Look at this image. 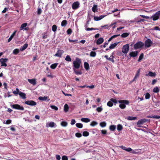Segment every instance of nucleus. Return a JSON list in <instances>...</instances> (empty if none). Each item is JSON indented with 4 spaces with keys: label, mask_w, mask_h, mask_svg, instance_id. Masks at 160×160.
<instances>
[{
    "label": "nucleus",
    "mask_w": 160,
    "mask_h": 160,
    "mask_svg": "<svg viewBox=\"0 0 160 160\" xmlns=\"http://www.w3.org/2000/svg\"><path fill=\"white\" fill-rule=\"evenodd\" d=\"M96 53L94 51H91L90 53V56L91 57H94L96 56Z\"/></svg>",
    "instance_id": "nucleus-34"
},
{
    "label": "nucleus",
    "mask_w": 160,
    "mask_h": 160,
    "mask_svg": "<svg viewBox=\"0 0 160 160\" xmlns=\"http://www.w3.org/2000/svg\"><path fill=\"white\" fill-rule=\"evenodd\" d=\"M140 72V69H139L137 72V73L135 76V78H137L139 76V73Z\"/></svg>",
    "instance_id": "nucleus-50"
},
{
    "label": "nucleus",
    "mask_w": 160,
    "mask_h": 160,
    "mask_svg": "<svg viewBox=\"0 0 160 160\" xmlns=\"http://www.w3.org/2000/svg\"><path fill=\"white\" fill-rule=\"evenodd\" d=\"M104 41V39L102 38H99L97 41L96 43L97 45H99L102 43Z\"/></svg>",
    "instance_id": "nucleus-16"
},
{
    "label": "nucleus",
    "mask_w": 160,
    "mask_h": 160,
    "mask_svg": "<svg viewBox=\"0 0 160 160\" xmlns=\"http://www.w3.org/2000/svg\"><path fill=\"white\" fill-rule=\"evenodd\" d=\"M153 30H159L160 31V28L158 26H155L154 27Z\"/></svg>",
    "instance_id": "nucleus-59"
},
{
    "label": "nucleus",
    "mask_w": 160,
    "mask_h": 160,
    "mask_svg": "<svg viewBox=\"0 0 160 160\" xmlns=\"http://www.w3.org/2000/svg\"><path fill=\"white\" fill-rule=\"evenodd\" d=\"M50 107L52 109H54L56 111H57L58 110V108L55 105H51Z\"/></svg>",
    "instance_id": "nucleus-48"
},
{
    "label": "nucleus",
    "mask_w": 160,
    "mask_h": 160,
    "mask_svg": "<svg viewBox=\"0 0 160 160\" xmlns=\"http://www.w3.org/2000/svg\"><path fill=\"white\" fill-rule=\"evenodd\" d=\"M38 99L40 100L44 101H49L50 99L48 98V97L46 96L44 97H38Z\"/></svg>",
    "instance_id": "nucleus-13"
},
{
    "label": "nucleus",
    "mask_w": 160,
    "mask_h": 160,
    "mask_svg": "<svg viewBox=\"0 0 160 160\" xmlns=\"http://www.w3.org/2000/svg\"><path fill=\"white\" fill-rule=\"evenodd\" d=\"M19 50L18 49H15L13 51V53L14 54H17L19 52Z\"/></svg>",
    "instance_id": "nucleus-45"
},
{
    "label": "nucleus",
    "mask_w": 160,
    "mask_h": 160,
    "mask_svg": "<svg viewBox=\"0 0 160 160\" xmlns=\"http://www.w3.org/2000/svg\"><path fill=\"white\" fill-rule=\"evenodd\" d=\"M85 30L87 31H90V30H98V29L97 28H85Z\"/></svg>",
    "instance_id": "nucleus-47"
},
{
    "label": "nucleus",
    "mask_w": 160,
    "mask_h": 160,
    "mask_svg": "<svg viewBox=\"0 0 160 160\" xmlns=\"http://www.w3.org/2000/svg\"><path fill=\"white\" fill-rule=\"evenodd\" d=\"M60 124L62 127H66L68 125V122L66 121H62Z\"/></svg>",
    "instance_id": "nucleus-33"
},
{
    "label": "nucleus",
    "mask_w": 160,
    "mask_h": 160,
    "mask_svg": "<svg viewBox=\"0 0 160 160\" xmlns=\"http://www.w3.org/2000/svg\"><path fill=\"white\" fill-rule=\"evenodd\" d=\"M89 135V133L87 131H84L82 133V135L84 137L88 136Z\"/></svg>",
    "instance_id": "nucleus-44"
},
{
    "label": "nucleus",
    "mask_w": 160,
    "mask_h": 160,
    "mask_svg": "<svg viewBox=\"0 0 160 160\" xmlns=\"http://www.w3.org/2000/svg\"><path fill=\"white\" fill-rule=\"evenodd\" d=\"M81 121L85 122H88L90 121V119L88 118H81Z\"/></svg>",
    "instance_id": "nucleus-26"
},
{
    "label": "nucleus",
    "mask_w": 160,
    "mask_h": 160,
    "mask_svg": "<svg viewBox=\"0 0 160 160\" xmlns=\"http://www.w3.org/2000/svg\"><path fill=\"white\" fill-rule=\"evenodd\" d=\"M84 68L86 70H87L89 69V64L87 62H84Z\"/></svg>",
    "instance_id": "nucleus-23"
},
{
    "label": "nucleus",
    "mask_w": 160,
    "mask_h": 160,
    "mask_svg": "<svg viewBox=\"0 0 160 160\" xmlns=\"http://www.w3.org/2000/svg\"><path fill=\"white\" fill-rule=\"evenodd\" d=\"M28 45L27 43L25 44L23 46L21 47L20 48V50L22 51L25 50L28 47Z\"/></svg>",
    "instance_id": "nucleus-22"
},
{
    "label": "nucleus",
    "mask_w": 160,
    "mask_h": 160,
    "mask_svg": "<svg viewBox=\"0 0 160 160\" xmlns=\"http://www.w3.org/2000/svg\"><path fill=\"white\" fill-rule=\"evenodd\" d=\"M129 34V33L125 32L122 33L121 36L122 38H125L127 37Z\"/></svg>",
    "instance_id": "nucleus-32"
},
{
    "label": "nucleus",
    "mask_w": 160,
    "mask_h": 160,
    "mask_svg": "<svg viewBox=\"0 0 160 160\" xmlns=\"http://www.w3.org/2000/svg\"><path fill=\"white\" fill-rule=\"evenodd\" d=\"M10 106L12 108L16 109L22 111L24 110V108L22 106H21L18 104H12L10 105Z\"/></svg>",
    "instance_id": "nucleus-6"
},
{
    "label": "nucleus",
    "mask_w": 160,
    "mask_h": 160,
    "mask_svg": "<svg viewBox=\"0 0 160 160\" xmlns=\"http://www.w3.org/2000/svg\"><path fill=\"white\" fill-rule=\"evenodd\" d=\"M74 72L76 75H81L82 74V72H81L80 71H77L75 69H74V68H73Z\"/></svg>",
    "instance_id": "nucleus-40"
},
{
    "label": "nucleus",
    "mask_w": 160,
    "mask_h": 160,
    "mask_svg": "<svg viewBox=\"0 0 160 160\" xmlns=\"http://www.w3.org/2000/svg\"><path fill=\"white\" fill-rule=\"evenodd\" d=\"M62 160H68V158L66 156H63L62 158Z\"/></svg>",
    "instance_id": "nucleus-57"
},
{
    "label": "nucleus",
    "mask_w": 160,
    "mask_h": 160,
    "mask_svg": "<svg viewBox=\"0 0 160 160\" xmlns=\"http://www.w3.org/2000/svg\"><path fill=\"white\" fill-rule=\"evenodd\" d=\"M92 11L94 12H97L98 11L97 5H94L93 7L92 8Z\"/></svg>",
    "instance_id": "nucleus-24"
},
{
    "label": "nucleus",
    "mask_w": 160,
    "mask_h": 160,
    "mask_svg": "<svg viewBox=\"0 0 160 160\" xmlns=\"http://www.w3.org/2000/svg\"><path fill=\"white\" fill-rule=\"evenodd\" d=\"M57 29V26L56 25H53L52 27V30L53 32H55Z\"/></svg>",
    "instance_id": "nucleus-41"
},
{
    "label": "nucleus",
    "mask_w": 160,
    "mask_h": 160,
    "mask_svg": "<svg viewBox=\"0 0 160 160\" xmlns=\"http://www.w3.org/2000/svg\"><path fill=\"white\" fill-rule=\"evenodd\" d=\"M144 43V46L145 48H147L150 47L153 44V42L149 38H148L145 40Z\"/></svg>",
    "instance_id": "nucleus-4"
},
{
    "label": "nucleus",
    "mask_w": 160,
    "mask_h": 160,
    "mask_svg": "<svg viewBox=\"0 0 160 160\" xmlns=\"http://www.w3.org/2000/svg\"><path fill=\"white\" fill-rule=\"evenodd\" d=\"M94 19L95 21H99L100 20V19L99 18V17H98V16H95L94 18Z\"/></svg>",
    "instance_id": "nucleus-58"
},
{
    "label": "nucleus",
    "mask_w": 160,
    "mask_h": 160,
    "mask_svg": "<svg viewBox=\"0 0 160 160\" xmlns=\"http://www.w3.org/2000/svg\"><path fill=\"white\" fill-rule=\"evenodd\" d=\"M116 128V126L115 125H112L110 126L109 129L110 130L112 131H115Z\"/></svg>",
    "instance_id": "nucleus-25"
},
{
    "label": "nucleus",
    "mask_w": 160,
    "mask_h": 160,
    "mask_svg": "<svg viewBox=\"0 0 160 160\" xmlns=\"http://www.w3.org/2000/svg\"><path fill=\"white\" fill-rule=\"evenodd\" d=\"M160 16V11L157 12L154 15L152 16L151 18L153 21H156L158 19Z\"/></svg>",
    "instance_id": "nucleus-8"
},
{
    "label": "nucleus",
    "mask_w": 160,
    "mask_h": 160,
    "mask_svg": "<svg viewBox=\"0 0 160 160\" xmlns=\"http://www.w3.org/2000/svg\"><path fill=\"white\" fill-rule=\"evenodd\" d=\"M107 105L110 107H112L113 105V103H112L111 100L108 102L107 103Z\"/></svg>",
    "instance_id": "nucleus-46"
},
{
    "label": "nucleus",
    "mask_w": 160,
    "mask_h": 160,
    "mask_svg": "<svg viewBox=\"0 0 160 160\" xmlns=\"http://www.w3.org/2000/svg\"><path fill=\"white\" fill-rule=\"evenodd\" d=\"M58 63H55L54 64H52L50 66V68L52 69H55L57 67Z\"/></svg>",
    "instance_id": "nucleus-35"
},
{
    "label": "nucleus",
    "mask_w": 160,
    "mask_h": 160,
    "mask_svg": "<svg viewBox=\"0 0 160 160\" xmlns=\"http://www.w3.org/2000/svg\"><path fill=\"white\" fill-rule=\"evenodd\" d=\"M12 121L11 120H8L6 121H5L4 122V123L6 124H8L11 123Z\"/></svg>",
    "instance_id": "nucleus-51"
},
{
    "label": "nucleus",
    "mask_w": 160,
    "mask_h": 160,
    "mask_svg": "<svg viewBox=\"0 0 160 160\" xmlns=\"http://www.w3.org/2000/svg\"><path fill=\"white\" fill-rule=\"evenodd\" d=\"M8 60V59L7 58H2L0 59L1 66L6 67L7 66V64L6 63L7 62Z\"/></svg>",
    "instance_id": "nucleus-9"
},
{
    "label": "nucleus",
    "mask_w": 160,
    "mask_h": 160,
    "mask_svg": "<svg viewBox=\"0 0 160 160\" xmlns=\"http://www.w3.org/2000/svg\"><path fill=\"white\" fill-rule=\"evenodd\" d=\"M119 42H116L112 44L109 46V49H112L115 48L118 45Z\"/></svg>",
    "instance_id": "nucleus-20"
},
{
    "label": "nucleus",
    "mask_w": 160,
    "mask_h": 160,
    "mask_svg": "<svg viewBox=\"0 0 160 160\" xmlns=\"http://www.w3.org/2000/svg\"><path fill=\"white\" fill-rule=\"evenodd\" d=\"M79 6V3L78 2H76L73 3L72 5V8L73 9H78Z\"/></svg>",
    "instance_id": "nucleus-11"
},
{
    "label": "nucleus",
    "mask_w": 160,
    "mask_h": 160,
    "mask_svg": "<svg viewBox=\"0 0 160 160\" xmlns=\"http://www.w3.org/2000/svg\"><path fill=\"white\" fill-rule=\"evenodd\" d=\"M28 81L31 84L35 85L36 84V81L35 79H28Z\"/></svg>",
    "instance_id": "nucleus-14"
},
{
    "label": "nucleus",
    "mask_w": 160,
    "mask_h": 160,
    "mask_svg": "<svg viewBox=\"0 0 160 160\" xmlns=\"http://www.w3.org/2000/svg\"><path fill=\"white\" fill-rule=\"evenodd\" d=\"M149 120L148 119H146L145 118L139 120L138 121L137 123V124L138 127H142L141 126L143 123L146 122H149Z\"/></svg>",
    "instance_id": "nucleus-5"
},
{
    "label": "nucleus",
    "mask_w": 160,
    "mask_h": 160,
    "mask_svg": "<svg viewBox=\"0 0 160 160\" xmlns=\"http://www.w3.org/2000/svg\"><path fill=\"white\" fill-rule=\"evenodd\" d=\"M56 159L57 160H60V159H61V157L59 155H56Z\"/></svg>",
    "instance_id": "nucleus-64"
},
{
    "label": "nucleus",
    "mask_w": 160,
    "mask_h": 160,
    "mask_svg": "<svg viewBox=\"0 0 160 160\" xmlns=\"http://www.w3.org/2000/svg\"><path fill=\"white\" fill-rule=\"evenodd\" d=\"M138 54V52L137 51H135L134 52H132L129 53V55L130 57H135Z\"/></svg>",
    "instance_id": "nucleus-15"
},
{
    "label": "nucleus",
    "mask_w": 160,
    "mask_h": 160,
    "mask_svg": "<svg viewBox=\"0 0 160 160\" xmlns=\"http://www.w3.org/2000/svg\"><path fill=\"white\" fill-rule=\"evenodd\" d=\"M146 76H149L152 77H155L156 75V73L155 72H153L151 71H149L148 74H146Z\"/></svg>",
    "instance_id": "nucleus-17"
},
{
    "label": "nucleus",
    "mask_w": 160,
    "mask_h": 160,
    "mask_svg": "<svg viewBox=\"0 0 160 160\" xmlns=\"http://www.w3.org/2000/svg\"><path fill=\"white\" fill-rule=\"evenodd\" d=\"M118 102L120 103L119 107L122 109H124L126 108L125 104L128 105L129 104V102L127 100H120L118 101Z\"/></svg>",
    "instance_id": "nucleus-1"
},
{
    "label": "nucleus",
    "mask_w": 160,
    "mask_h": 160,
    "mask_svg": "<svg viewBox=\"0 0 160 160\" xmlns=\"http://www.w3.org/2000/svg\"><path fill=\"white\" fill-rule=\"evenodd\" d=\"M17 31H15L11 35L10 38H8V42H9L12 39V38H13L14 36L15 35V34H16V32Z\"/></svg>",
    "instance_id": "nucleus-21"
},
{
    "label": "nucleus",
    "mask_w": 160,
    "mask_h": 160,
    "mask_svg": "<svg viewBox=\"0 0 160 160\" xmlns=\"http://www.w3.org/2000/svg\"><path fill=\"white\" fill-rule=\"evenodd\" d=\"M100 126L102 128H104L106 126L107 123L103 121L102 122H101L100 124Z\"/></svg>",
    "instance_id": "nucleus-31"
},
{
    "label": "nucleus",
    "mask_w": 160,
    "mask_h": 160,
    "mask_svg": "<svg viewBox=\"0 0 160 160\" xmlns=\"http://www.w3.org/2000/svg\"><path fill=\"white\" fill-rule=\"evenodd\" d=\"M82 134L79 132L76 133L75 134V136L78 138H80L82 136Z\"/></svg>",
    "instance_id": "nucleus-54"
},
{
    "label": "nucleus",
    "mask_w": 160,
    "mask_h": 160,
    "mask_svg": "<svg viewBox=\"0 0 160 160\" xmlns=\"http://www.w3.org/2000/svg\"><path fill=\"white\" fill-rule=\"evenodd\" d=\"M101 132L102 134H106L107 133V131L106 130H102Z\"/></svg>",
    "instance_id": "nucleus-63"
},
{
    "label": "nucleus",
    "mask_w": 160,
    "mask_h": 160,
    "mask_svg": "<svg viewBox=\"0 0 160 160\" xmlns=\"http://www.w3.org/2000/svg\"><path fill=\"white\" fill-rule=\"evenodd\" d=\"M129 48V44H127L123 46L122 48V52L124 54H127L128 52Z\"/></svg>",
    "instance_id": "nucleus-7"
},
{
    "label": "nucleus",
    "mask_w": 160,
    "mask_h": 160,
    "mask_svg": "<svg viewBox=\"0 0 160 160\" xmlns=\"http://www.w3.org/2000/svg\"><path fill=\"white\" fill-rule=\"evenodd\" d=\"M57 125H56L55 123L53 122H50L48 125H47V127H50L51 128H53L54 127H56Z\"/></svg>",
    "instance_id": "nucleus-18"
},
{
    "label": "nucleus",
    "mask_w": 160,
    "mask_h": 160,
    "mask_svg": "<svg viewBox=\"0 0 160 160\" xmlns=\"http://www.w3.org/2000/svg\"><path fill=\"white\" fill-rule=\"evenodd\" d=\"M123 128L121 124H119L117 126V129L119 131H121Z\"/></svg>",
    "instance_id": "nucleus-27"
},
{
    "label": "nucleus",
    "mask_w": 160,
    "mask_h": 160,
    "mask_svg": "<svg viewBox=\"0 0 160 160\" xmlns=\"http://www.w3.org/2000/svg\"><path fill=\"white\" fill-rule=\"evenodd\" d=\"M98 124V123L97 122L93 121L91 122V123L90 124V125L92 127H94V126L97 125Z\"/></svg>",
    "instance_id": "nucleus-42"
},
{
    "label": "nucleus",
    "mask_w": 160,
    "mask_h": 160,
    "mask_svg": "<svg viewBox=\"0 0 160 160\" xmlns=\"http://www.w3.org/2000/svg\"><path fill=\"white\" fill-rule=\"evenodd\" d=\"M67 24V21L66 20H63L61 22V25L62 27H65Z\"/></svg>",
    "instance_id": "nucleus-29"
},
{
    "label": "nucleus",
    "mask_w": 160,
    "mask_h": 160,
    "mask_svg": "<svg viewBox=\"0 0 160 160\" xmlns=\"http://www.w3.org/2000/svg\"><path fill=\"white\" fill-rule=\"evenodd\" d=\"M27 25L28 23L26 22L22 24L20 27V30H23L27 26Z\"/></svg>",
    "instance_id": "nucleus-28"
},
{
    "label": "nucleus",
    "mask_w": 160,
    "mask_h": 160,
    "mask_svg": "<svg viewBox=\"0 0 160 160\" xmlns=\"http://www.w3.org/2000/svg\"><path fill=\"white\" fill-rule=\"evenodd\" d=\"M137 118L136 117H133L132 116H128L127 118V119L129 120H135Z\"/></svg>",
    "instance_id": "nucleus-38"
},
{
    "label": "nucleus",
    "mask_w": 160,
    "mask_h": 160,
    "mask_svg": "<svg viewBox=\"0 0 160 160\" xmlns=\"http://www.w3.org/2000/svg\"><path fill=\"white\" fill-rule=\"evenodd\" d=\"M64 52V51L62 50H58L57 53L54 55V56L60 58Z\"/></svg>",
    "instance_id": "nucleus-12"
},
{
    "label": "nucleus",
    "mask_w": 160,
    "mask_h": 160,
    "mask_svg": "<svg viewBox=\"0 0 160 160\" xmlns=\"http://www.w3.org/2000/svg\"><path fill=\"white\" fill-rule=\"evenodd\" d=\"M19 89L18 88H16V90L13 91V93L14 94L16 95H17L19 93Z\"/></svg>",
    "instance_id": "nucleus-37"
},
{
    "label": "nucleus",
    "mask_w": 160,
    "mask_h": 160,
    "mask_svg": "<svg viewBox=\"0 0 160 160\" xmlns=\"http://www.w3.org/2000/svg\"><path fill=\"white\" fill-rule=\"evenodd\" d=\"M76 122V121L75 119H72L71 120V124L72 125H73L75 124Z\"/></svg>",
    "instance_id": "nucleus-60"
},
{
    "label": "nucleus",
    "mask_w": 160,
    "mask_h": 160,
    "mask_svg": "<svg viewBox=\"0 0 160 160\" xmlns=\"http://www.w3.org/2000/svg\"><path fill=\"white\" fill-rule=\"evenodd\" d=\"M25 103L30 106H35L37 104L36 102L33 100H28L25 102Z\"/></svg>",
    "instance_id": "nucleus-10"
},
{
    "label": "nucleus",
    "mask_w": 160,
    "mask_h": 160,
    "mask_svg": "<svg viewBox=\"0 0 160 160\" xmlns=\"http://www.w3.org/2000/svg\"><path fill=\"white\" fill-rule=\"evenodd\" d=\"M76 126L80 128H81L83 127V124L81 123H78L76 124Z\"/></svg>",
    "instance_id": "nucleus-36"
},
{
    "label": "nucleus",
    "mask_w": 160,
    "mask_h": 160,
    "mask_svg": "<svg viewBox=\"0 0 160 160\" xmlns=\"http://www.w3.org/2000/svg\"><path fill=\"white\" fill-rule=\"evenodd\" d=\"M102 110V108L101 107H98L97 109L96 110L98 112H101Z\"/></svg>",
    "instance_id": "nucleus-53"
},
{
    "label": "nucleus",
    "mask_w": 160,
    "mask_h": 160,
    "mask_svg": "<svg viewBox=\"0 0 160 160\" xmlns=\"http://www.w3.org/2000/svg\"><path fill=\"white\" fill-rule=\"evenodd\" d=\"M81 61L79 58H76V60L73 62V68H75L76 69H78L81 64Z\"/></svg>",
    "instance_id": "nucleus-2"
},
{
    "label": "nucleus",
    "mask_w": 160,
    "mask_h": 160,
    "mask_svg": "<svg viewBox=\"0 0 160 160\" xmlns=\"http://www.w3.org/2000/svg\"><path fill=\"white\" fill-rule=\"evenodd\" d=\"M135 22H136L137 23H138V21H139V17H138L137 18H136L134 19Z\"/></svg>",
    "instance_id": "nucleus-62"
},
{
    "label": "nucleus",
    "mask_w": 160,
    "mask_h": 160,
    "mask_svg": "<svg viewBox=\"0 0 160 160\" xmlns=\"http://www.w3.org/2000/svg\"><path fill=\"white\" fill-rule=\"evenodd\" d=\"M143 57V53H142L140 54V56L139 57V58H138V61H140L141 60H142V59Z\"/></svg>",
    "instance_id": "nucleus-52"
},
{
    "label": "nucleus",
    "mask_w": 160,
    "mask_h": 160,
    "mask_svg": "<svg viewBox=\"0 0 160 160\" xmlns=\"http://www.w3.org/2000/svg\"><path fill=\"white\" fill-rule=\"evenodd\" d=\"M18 94L23 99H25L26 98V94L21 91L19 92Z\"/></svg>",
    "instance_id": "nucleus-19"
},
{
    "label": "nucleus",
    "mask_w": 160,
    "mask_h": 160,
    "mask_svg": "<svg viewBox=\"0 0 160 160\" xmlns=\"http://www.w3.org/2000/svg\"><path fill=\"white\" fill-rule=\"evenodd\" d=\"M144 46V43L142 42L139 41L134 45V48L135 49L137 50L142 48Z\"/></svg>",
    "instance_id": "nucleus-3"
},
{
    "label": "nucleus",
    "mask_w": 160,
    "mask_h": 160,
    "mask_svg": "<svg viewBox=\"0 0 160 160\" xmlns=\"http://www.w3.org/2000/svg\"><path fill=\"white\" fill-rule=\"evenodd\" d=\"M42 12L41 9L40 8H38L37 11V14L38 15H40L41 14Z\"/></svg>",
    "instance_id": "nucleus-55"
},
{
    "label": "nucleus",
    "mask_w": 160,
    "mask_h": 160,
    "mask_svg": "<svg viewBox=\"0 0 160 160\" xmlns=\"http://www.w3.org/2000/svg\"><path fill=\"white\" fill-rule=\"evenodd\" d=\"M69 109V107L68 105L67 104H65L64 107V110L65 112H67L68 111Z\"/></svg>",
    "instance_id": "nucleus-30"
},
{
    "label": "nucleus",
    "mask_w": 160,
    "mask_h": 160,
    "mask_svg": "<svg viewBox=\"0 0 160 160\" xmlns=\"http://www.w3.org/2000/svg\"><path fill=\"white\" fill-rule=\"evenodd\" d=\"M67 32L68 34L70 35L72 33V30L71 29L69 28L67 30Z\"/></svg>",
    "instance_id": "nucleus-56"
},
{
    "label": "nucleus",
    "mask_w": 160,
    "mask_h": 160,
    "mask_svg": "<svg viewBox=\"0 0 160 160\" xmlns=\"http://www.w3.org/2000/svg\"><path fill=\"white\" fill-rule=\"evenodd\" d=\"M159 91V90L157 87H156L154 88L153 89V92H155V93H157Z\"/></svg>",
    "instance_id": "nucleus-43"
},
{
    "label": "nucleus",
    "mask_w": 160,
    "mask_h": 160,
    "mask_svg": "<svg viewBox=\"0 0 160 160\" xmlns=\"http://www.w3.org/2000/svg\"><path fill=\"white\" fill-rule=\"evenodd\" d=\"M65 60L68 62L71 61V59L70 56L68 55L66 56L65 58Z\"/></svg>",
    "instance_id": "nucleus-39"
},
{
    "label": "nucleus",
    "mask_w": 160,
    "mask_h": 160,
    "mask_svg": "<svg viewBox=\"0 0 160 160\" xmlns=\"http://www.w3.org/2000/svg\"><path fill=\"white\" fill-rule=\"evenodd\" d=\"M150 97V94L148 92H147L145 94V98L146 99H148Z\"/></svg>",
    "instance_id": "nucleus-49"
},
{
    "label": "nucleus",
    "mask_w": 160,
    "mask_h": 160,
    "mask_svg": "<svg viewBox=\"0 0 160 160\" xmlns=\"http://www.w3.org/2000/svg\"><path fill=\"white\" fill-rule=\"evenodd\" d=\"M153 118L159 119L160 118V116L153 115Z\"/></svg>",
    "instance_id": "nucleus-61"
}]
</instances>
